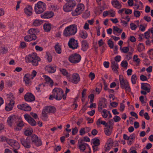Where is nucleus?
Here are the masks:
<instances>
[{
    "instance_id": "nucleus-1",
    "label": "nucleus",
    "mask_w": 153,
    "mask_h": 153,
    "mask_svg": "<svg viewBox=\"0 0 153 153\" xmlns=\"http://www.w3.org/2000/svg\"><path fill=\"white\" fill-rule=\"evenodd\" d=\"M25 61L27 63L31 62L34 66H36L40 59L36 53H33L26 56L25 58Z\"/></svg>"
},
{
    "instance_id": "nucleus-2",
    "label": "nucleus",
    "mask_w": 153,
    "mask_h": 153,
    "mask_svg": "<svg viewBox=\"0 0 153 153\" xmlns=\"http://www.w3.org/2000/svg\"><path fill=\"white\" fill-rule=\"evenodd\" d=\"M77 31V26L72 25L65 27L63 34L65 36H70L75 35Z\"/></svg>"
},
{
    "instance_id": "nucleus-3",
    "label": "nucleus",
    "mask_w": 153,
    "mask_h": 153,
    "mask_svg": "<svg viewBox=\"0 0 153 153\" xmlns=\"http://www.w3.org/2000/svg\"><path fill=\"white\" fill-rule=\"evenodd\" d=\"M119 77L120 87L122 89H124L126 90V92H130L131 89L128 82L127 79L124 78L122 75H119Z\"/></svg>"
},
{
    "instance_id": "nucleus-4",
    "label": "nucleus",
    "mask_w": 153,
    "mask_h": 153,
    "mask_svg": "<svg viewBox=\"0 0 153 153\" xmlns=\"http://www.w3.org/2000/svg\"><path fill=\"white\" fill-rule=\"evenodd\" d=\"M53 93L55 97V99L57 100H60L62 98L64 100L66 99V95H63V91L59 88H54L53 90Z\"/></svg>"
},
{
    "instance_id": "nucleus-5",
    "label": "nucleus",
    "mask_w": 153,
    "mask_h": 153,
    "mask_svg": "<svg viewBox=\"0 0 153 153\" xmlns=\"http://www.w3.org/2000/svg\"><path fill=\"white\" fill-rule=\"evenodd\" d=\"M35 11L37 14H40L46 10V4L41 1H39L35 4Z\"/></svg>"
},
{
    "instance_id": "nucleus-6",
    "label": "nucleus",
    "mask_w": 153,
    "mask_h": 153,
    "mask_svg": "<svg viewBox=\"0 0 153 153\" xmlns=\"http://www.w3.org/2000/svg\"><path fill=\"white\" fill-rule=\"evenodd\" d=\"M81 58V56L79 54L75 53L71 55L69 57L68 59L71 63L76 64L80 61Z\"/></svg>"
},
{
    "instance_id": "nucleus-7",
    "label": "nucleus",
    "mask_w": 153,
    "mask_h": 153,
    "mask_svg": "<svg viewBox=\"0 0 153 153\" xmlns=\"http://www.w3.org/2000/svg\"><path fill=\"white\" fill-rule=\"evenodd\" d=\"M141 88L142 90L140 91L141 94L143 95H146L147 93L150 92L151 87L148 83H142Z\"/></svg>"
},
{
    "instance_id": "nucleus-8",
    "label": "nucleus",
    "mask_w": 153,
    "mask_h": 153,
    "mask_svg": "<svg viewBox=\"0 0 153 153\" xmlns=\"http://www.w3.org/2000/svg\"><path fill=\"white\" fill-rule=\"evenodd\" d=\"M84 9V6L82 4H78L75 10L72 12L73 16H76L82 13Z\"/></svg>"
},
{
    "instance_id": "nucleus-9",
    "label": "nucleus",
    "mask_w": 153,
    "mask_h": 153,
    "mask_svg": "<svg viewBox=\"0 0 153 153\" xmlns=\"http://www.w3.org/2000/svg\"><path fill=\"white\" fill-rule=\"evenodd\" d=\"M69 81L74 84H78L80 81V78L79 74L77 73H74L71 75V78H68Z\"/></svg>"
},
{
    "instance_id": "nucleus-10",
    "label": "nucleus",
    "mask_w": 153,
    "mask_h": 153,
    "mask_svg": "<svg viewBox=\"0 0 153 153\" xmlns=\"http://www.w3.org/2000/svg\"><path fill=\"white\" fill-rule=\"evenodd\" d=\"M32 144L38 147L42 145V142L40 139L36 135H33L31 137Z\"/></svg>"
},
{
    "instance_id": "nucleus-11",
    "label": "nucleus",
    "mask_w": 153,
    "mask_h": 153,
    "mask_svg": "<svg viewBox=\"0 0 153 153\" xmlns=\"http://www.w3.org/2000/svg\"><path fill=\"white\" fill-rule=\"evenodd\" d=\"M78 43L77 40L74 38H71L69 40L68 45L69 47L73 49H76L78 46Z\"/></svg>"
},
{
    "instance_id": "nucleus-12",
    "label": "nucleus",
    "mask_w": 153,
    "mask_h": 153,
    "mask_svg": "<svg viewBox=\"0 0 153 153\" xmlns=\"http://www.w3.org/2000/svg\"><path fill=\"white\" fill-rule=\"evenodd\" d=\"M21 143L22 145L25 148H29L31 147L30 140L29 138L26 139L23 137L20 138Z\"/></svg>"
},
{
    "instance_id": "nucleus-13",
    "label": "nucleus",
    "mask_w": 153,
    "mask_h": 153,
    "mask_svg": "<svg viewBox=\"0 0 153 153\" xmlns=\"http://www.w3.org/2000/svg\"><path fill=\"white\" fill-rule=\"evenodd\" d=\"M25 119L28 122L29 124L32 126H35L36 125V123L34 120L29 115L25 114L24 115Z\"/></svg>"
},
{
    "instance_id": "nucleus-14",
    "label": "nucleus",
    "mask_w": 153,
    "mask_h": 153,
    "mask_svg": "<svg viewBox=\"0 0 153 153\" xmlns=\"http://www.w3.org/2000/svg\"><path fill=\"white\" fill-rule=\"evenodd\" d=\"M78 147L81 152H83L87 148V146H88L87 143H83L82 140H79L78 142Z\"/></svg>"
},
{
    "instance_id": "nucleus-15",
    "label": "nucleus",
    "mask_w": 153,
    "mask_h": 153,
    "mask_svg": "<svg viewBox=\"0 0 153 153\" xmlns=\"http://www.w3.org/2000/svg\"><path fill=\"white\" fill-rule=\"evenodd\" d=\"M17 107L19 109L25 111H30L31 110L30 107L27 104L18 105Z\"/></svg>"
},
{
    "instance_id": "nucleus-16",
    "label": "nucleus",
    "mask_w": 153,
    "mask_h": 153,
    "mask_svg": "<svg viewBox=\"0 0 153 153\" xmlns=\"http://www.w3.org/2000/svg\"><path fill=\"white\" fill-rule=\"evenodd\" d=\"M25 100L27 102H31L35 100V97L31 93H28L24 96Z\"/></svg>"
},
{
    "instance_id": "nucleus-17",
    "label": "nucleus",
    "mask_w": 153,
    "mask_h": 153,
    "mask_svg": "<svg viewBox=\"0 0 153 153\" xmlns=\"http://www.w3.org/2000/svg\"><path fill=\"white\" fill-rule=\"evenodd\" d=\"M45 69L48 72L51 73H54L56 70V68L54 66L51 65L46 66Z\"/></svg>"
},
{
    "instance_id": "nucleus-18",
    "label": "nucleus",
    "mask_w": 153,
    "mask_h": 153,
    "mask_svg": "<svg viewBox=\"0 0 153 153\" xmlns=\"http://www.w3.org/2000/svg\"><path fill=\"white\" fill-rule=\"evenodd\" d=\"M111 4L114 7L118 9L121 8L122 7L121 3L117 0H112Z\"/></svg>"
},
{
    "instance_id": "nucleus-19",
    "label": "nucleus",
    "mask_w": 153,
    "mask_h": 153,
    "mask_svg": "<svg viewBox=\"0 0 153 153\" xmlns=\"http://www.w3.org/2000/svg\"><path fill=\"white\" fill-rule=\"evenodd\" d=\"M29 35L24 37V39L25 41L27 42H30L32 40H35L36 39L37 36L36 35Z\"/></svg>"
},
{
    "instance_id": "nucleus-20",
    "label": "nucleus",
    "mask_w": 153,
    "mask_h": 153,
    "mask_svg": "<svg viewBox=\"0 0 153 153\" xmlns=\"http://www.w3.org/2000/svg\"><path fill=\"white\" fill-rule=\"evenodd\" d=\"M133 8L134 10H141L143 8V5L142 3L140 1H137V3H135L134 4Z\"/></svg>"
},
{
    "instance_id": "nucleus-21",
    "label": "nucleus",
    "mask_w": 153,
    "mask_h": 153,
    "mask_svg": "<svg viewBox=\"0 0 153 153\" xmlns=\"http://www.w3.org/2000/svg\"><path fill=\"white\" fill-rule=\"evenodd\" d=\"M32 7L30 5L26 6L24 9V12L25 14L28 16H31L32 14Z\"/></svg>"
},
{
    "instance_id": "nucleus-22",
    "label": "nucleus",
    "mask_w": 153,
    "mask_h": 153,
    "mask_svg": "<svg viewBox=\"0 0 153 153\" xmlns=\"http://www.w3.org/2000/svg\"><path fill=\"white\" fill-rule=\"evenodd\" d=\"M53 13L52 11H48L43 14L41 15V17L43 19H48L52 17L53 16Z\"/></svg>"
},
{
    "instance_id": "nucleus-23",
    "label": "nucleus",
    "mask_w": 153,
    "mask_h": 153,
    "mask_svg": "<svg viewBox=\"0 0 153 153\" xmlns=\"http://www.w3.org/2000/svg\"><path fill=\"white\" fill-rule=\"evenodd\" d=\"M59 70L60 73L63 76H66L68 79L70 77L71 74L66 69L60 68L59 69Z\"/></svg>"
},
{
    "instance_id": "nucleus-24",
    "label": "nucleus",
    "mask_w": 153,
    "mask_h": 153,
    "mask_svg": "<svg viewBox=\"0 0 153 153\" xmlns=\"http://www.w3.org/2000/svg\"><path fill=\"white\" fill-rule=\"evenodd\" d=\"M32 77L30 74H27L25 75L23 78L24 81L26 85H29L30 83L31 79H33Z\"/></svg>"
},
{
    "instance_id": "nucleus-25",
    "label": "nucleus",
    "mask_w": 153,
    "mask_h": 153,
    "mask_svg": "<svg viewBox=\"0 0 153 153\" xmlns=\"http://www.w3.org/2000/svg\"><path fill=\"white\" fill-rule=\"evenodd\" d=\"M15 103L14 101H12L11 102L9 101L8 103H7L5 107V109L7 111H10L12 110L13 108V105Z\"/></svg>"
},
{
    "instance_id": "nucleus-26",
    "label": "nucleus",
    "mask_w": 153,
    "mask_h": 153,
    "mask_svg": "<svg viewBox=\"0 0 153 153\" xmlns=\"http://www.w3.org/2000/svg\"><path fill=\"white\" fill-rule=\"evenodd\" d=\"M16 118L14 116H11L8 118L7 123L8 125L11 127L13 123L16 121Z\"/></svg>"
},
{
    "instance_id": "nucleus-27",
    "label": "nucleus",
    "mask_w": 153,
    "mask_h": 153,
    "mask_svg": "<svg viewBox=\"0 0 153 153\" xmlns=\"http://www.w3.org/2000/svg\"><path fill=\"white\" fill-rule=\"evenodd\" d=\"M111 67L113 71L115 73H118L117 69L118 68V65L115 61H112L111 62Z\"/></svg>"
},
{
    "instance_id": "nucleus-28",
    "label": "nucleus",
    "mask_w": 153,
    "mask_h": 153,
    "mask_svg": "<svg viewBox=\"0 0 153 153\" xmlns=\"http://www.w3.org/2000/svg\"><path fill=\"white\" fill-rule=\"evenodd\" d=\"M39 32V30L37 28H31L29 30L27 33L29 34L36 35Z\"/></svg>"
},
{
    "instance_id": "nucleus-29",
    "label": "nucleus",
    "mask_w": 153,
    "mask_h": 153,
    "mask_svg": "<svg viewBox=\"0 0 153 153\" xmlns=\"http://www.w3.org/2000/svg\"><path fill=\"white\" fill-rule=\"evenodd\" d=\"M46 112L48 113H54L55 111V108L51 106H46L43 109Z\"/></svg>"
},
{
    "instance_id": "nucleus-30",
    "label": "nucleus",
    "mask_w": 153,
    "mask_h": 153,
    "mask_svg": "<svg viewBox=\"0 0 153 153\" xmlns=\"http://www.w3.org/2000/svg\"><path fill=\"white\" fill-rule=\"evenodd\" d=\"M46 82L48 84L52 86L53 85V80L48 76L44 75L43 76Z\"/></svg>"
},
{
    "instance_id": "nucleus-31",
    "label": "nucleus",
    "mask_w": 153,
    "mask_h": 153,
    "mask_svg": "<svg viewBox=\"0 0 153 153\" xmlns=\"http://www.w3.org/2000/svg\"><path fill=\"white\" fill-rule=\"evenodd\" d=\"M112 127H111L110 126H107V127L104 128V132L105 134L107 135H110L112 132Z\"/></svg>"
},
{
    "instance_id": "nucleus-32",
    "label": "nucleus",
    "mask_w": 153,
    "mask_h": 153,
    "mask_svg": "<svg viewBox=\"0 0 153 153\" xmlns=\"http://www.w3.org/2000/svg\"><path fill=\"white\" fill-rule=\"evenodd\" d=\"M52 25L51 24L46 23L44 24L43 28L45 31L46 32H49L51 28Z\"/></svg>"
},
{
    "instance_id": "nucleus-33",
    "label": "nucleus",
    "mask_w": 153,
    "mask_h": 153,
    "mask_svg": "<svg viewBox=\"0 0 153 153\" xmlns=\"http://www.w3.org/2000/svg\"><path fill=\"white\" fill-rule=\"evenodd\" d=\"M82 49L84 51H86L88 48V45L86 40L82 41Z\"/></svg>"
},
{
    "instance_id": "nucleus-34",
    "label": "nucleus",
    "mask_w": 153,
    "mask_h": 153,
    "mask_svg": "<svg viewBox=\"0 0 153 153\" xmlns=\"http://www.w3.org/2000/svg\"><path fill=\"white\" fill-rule=\"evenodd\" d=\"M17 127H15L14 130L16 131H19L24 126V124L22 121H19L17 124Z\"/></svg>"
},
{
    "instance_id": "nucleus-35",
    "label": "nucleus",
    "mask_w": 153,
    "mask_h": 153,
    "mask_svg": "<svg viewBox=\"0 0 153 153\" xmlns=\"http://www.w3.org/2000/svg\"><path fill=\"white\" fill-rule=\"evenodd\" d=\"M43 23V21L41 20L35 19L33 23V25L35 27L38 26L42 24Z\"/></svg>"
},
{
    "instance_id": "nucleus-36",
    "label": "nucleus",
    "mask_w": 153,
    "mask_h": 153,
    "mask_svg": "<svg viewBox=\"0 0 153 153\" xmlns=\"http://www.w3.org/2000/svg\"><path fill=\"white\" fill-rule=\"evenodd\" d=\"M96 124L98 126H99L100 124L103 125L105 126V127H107L108 126V124L105 121L101 120L100 118L97 120Z\"/></svg>"
},
{
    "instance_id": "nucleus-37",
    "label": "nucleus",
    "mask_w": 153,
    "mask_h": 153,
    "mask_svg": "<svg viewBox=\"0 0 153 153\" xmlns=\"http://www.w3.org/2000/svg\"><path fill=\"white\" fill-rule=\"evenodd\" d=\"M135 134H132L129 136V140L128 142V145H131L133 143V140L135 139Z\"/></svg>"
},
{
    "instance_id": "nucleus-38",
    "label": "nucleus",
    "mask_w": 153,
    "mask_h": 153,
    "mask_svg": "<svg viewBox=\"0 0 153 153\" xmlns=\"http://www.w3.org/2000/svg\"><path fill=\"white\" fill-rule=\"evenodd\" d=\"M113 33L114 34L117 35L116 34V33H121L122 31V30L118 27H117L116 26H113Z\"/></svg>"
},
{
    "instance_id": "nucleus-39",
    "label": "nucleus",
    "mask_w": 153,
    "mask_h": 153,
    "mask_svg": "<svg viewBox=\"0 0 153 153\" xmlns=\"http://www.w3.org/2000/svg\"><path fill=\"white\" fill-rule=\"evenodd\" d=\"M79 36L83 38L86 39L87 38L88 36V34L87 33L85 30H82L80 31L79 33Z\"/></svg>"
},
{
    "instance_id": "nucleus-40",
    "label": "nucleus",
    "mask_w": 153,
    "mask_h": 153,
    "mask_svg": "<svg viewBox=\"0 0 153 153\" xmlns=\"http://www.w3.org/2000/svg\"><path fill=\"white\" fill-rule=\"evenodd\" d=\"M63 8L64 11L67 12L70 11L72 9L67 3L63 6Z\"/></svg>"
},
{
    "instance_id": "nucleus-41",
    "label": "nucleus",
    "mask_w": 153,
    "mask_h": 153,
    "mask_svg": "<svg viewBox=\"0 0 153 153\" xmlns=\"http://www.w3.org/2000/svg\"><path fill=\"white\" fill-rule=\"evenodd\" d=\"M55 50L56 52L58 54H60L61 53V46L59 44L57 43L55 45L54 47Z\"/></svg>"
},
{
    "instance_id": "nucleus-42",
    "label": "nucleus",
    "mask_w": 153,
    "mask_h": 153,
    "mask_svg": "<svg viewBox=\"0 0 153 153\" xmlns=\"http://www.w3.org/2000/svg\"><path fill=\"white\" fill-rule=\"evenodd\" d=\"M48 114L46 111L43 110L42 112V117L43 120L46 121L48 120V117L47 114Z\"/></svg>"
},
{
    "instance_id": "nucleus-43",
    "label": "nucleus",
    "mask_w": 153,
    "mask_h": 153,
    "mask_svg": "<svg viewBox=\"0 0 153 153\" xmlns=\"http://www.w3.org/2000/svg\"><path fill=\"white\" fill-rule=\"evenodd\" d=\"M133 62L136 63L137 65H138L140 62V59L138 57L137 55H134L133 57Z\"/></svg>"
},
{
    "instance_id": "nucleus-44",
    "label": "nucleus",
    "mask_w": 153,
    "mask_h": 153,
    "mask_svg": "<svg viewBox=\"0 0 153 153\" xmlns=\"http://www.w3.org/2000/svg\"><path fill=\"white\" fill-rule=\"evenodd\" d=\"M6 97L7 100L11 102L12 101H14V98L13 96V95L12 94L10 93L9 94H7L6 95Z\"/></svg>"
},
{
    "instance_id": "nucleus-45",
    "label": "nucleus",
    "mask_w": 153,
    "mask_h": 153,
    "mask_svg": "<svg viewBox=\"0 0 153 153\" xmlns=\"http://www.w3.org/2000/svg\"><path fill=\"white\" fill-rule=\"evenodd\" d=\"M67 2V3L68 4V5L72 9L74 7H75L76 5L75 1L74 0H72Z\"/></svg>"
},
{
    "instance_id": "nucleus-46",
    "label": "nucleus",
    "mask_w": 153,
    "mask_h": 153,
    "mask_svg": "<svg viewBox=\"0 0 153 153\" xmlns=\"http://www.w3.org/2000/svg\"><path fill=\"white\" fill-rule=\"evenodd\" d=\"M108 111L107 110L103 109L102 112H101L102 116L104 118H106L107 117L108 114Z\"/></svg>"
},
{
    "instance_id": "nucleus-47",
    "label": "nucleus",
    "mask_w": 153,
    "mask_h": 153,
    "mask_svg": "<svg viewBox=\"0 0 153 153\" xmlns=\"http://www.w3.org/2000/svg\"><path fill=\"white\" fill-rule=\"evenodd\" d=\"M120 50L121 51V52L124 53H127L128 52L129 50V48L128 47H125L123 48L121 47L120 48Z\"/></svg>"
},
{
    "instance_id": "nucleus-48",
    "label": "nucleus",
    "mask_w": 153,
    "mask_h": 153,
    "mask_svg": "<svg viewBox=\"0 0 153 153\" xmlns=\"http://www.w3.org/2000/svg\"><path fill=\"white\" fill-rule=\"evenodd\" d=\"M13 149H19L20 148V145L19 143L15 141L11 146Z\"/></svg>"
},
{
    "instance_id": "nucleus-49",
    "label": "nucleus",
    "mask_w": 153,
    "mask_h": 153,
    "mask_svg": "<svg viewBox=\"0 0 153 153\" xmlns=\"http://www.w3.org/2000/svg\"><path fill=\"white\" fill-rule=\"evenodd\" d=\"M137 78L136 74L133 75L131 78V80L132 84H135L136 83Z\"/></svg>"
},
{
    "instance_id": "nucleus-50",
    "label": "nucleus",
    "mask_w": 153,
    "mask_h": 153,
    "mask_svg": "<svg viewBox=\"0 0 153 153\" xmlns=\"http://www.w3.org/2000/svg\"><path fill=\"white\" fill-rule=\"evenodd\" d=\"M126 55L125 59L127 60L128 61L131 59L132 58V53L131 52H128Z\"/></svg>"
},
{
    "instance_id": "nucleus-51",
    "label": "nucleus",
    "mask_w": 153,
    "mask_h": 153,
    "mask_svg": "<svg viewBox=\"0 0 153 153\" xmlns=\"http://www.w3.org/2000/svg\"><path fill=\"white\" fill-rule=\"evenodd\" d=\"M144 49V46L142 43H140L138 45V50L140 52L143 50Z\"/></svg>"
},
{
    "instance_id": "nucleus-52",
    "label": "nucleus",
    "mask_w": 153,
    "mask_h": 153,
    "mask_svg": "<svg viewBox=\"0 0 153 153\" xmlns=\"http://www.w3.org/2000/svg\"><path fill=\"white\" fill-rule=\"evenodd\" d=\"M33 130L32 129L26 130L24 132V134L25 135L28 136L30 135L33 132Z\"/></svg>"
},
{
    "instance_id": "nucleus-53",
    "label": "nucleus",
    "mask_w": 153,
    "mask_h": 153,
    "mask_svg": "<svg viewBox=\"0 0 153 153\" xmlns=\"http://www.w3.org/2000/svg\"><path fill=\"white\" fill-rule=\"evenodd\" d=\"M134 16L136 17H139L141 15L140 12L137 10H134Z\"/></svg>"
},
{
    "instance_id": "nucleus-54",
    "label": "nucleus",
    "mask_w": 153,
    "mask_h": 153,
    "mask_svg": "<svg viewBox=\"0 0 153 153\" xmlns=\"http://www.w3.org/2000/svg\"><path fill=\"white\" fill-rule=\"evenodd\" d=\"M102 85L101 84H99L98 85L97 87L96 88V90L97 92H98V94L100 93V91L102 90Z\"/></svg>"
},
{
    "instance_id": "nucleus-55",
    "label": "nucleus",
    "mask_w": 153,
    "mask_h": 153,
    "mask_svg": "<svg viewBox=\"0 0 153 153\" xmlns=\"http://www.w3.org/2000/svg\"><path fill=\"white\" fill-rule=\"evenodd\" d=\"M93 144L95 146H97L100 145V140L99 139H94L93 141Z\"/></svg>"
},
{
    "instance_id": "nucleus-56",
    "label": "nucleus",
    "mask_w": 153,
    "mask_h": 153,
    "mask_svg": "<svg viewBox=\"0 0 153 153\" xmlns=\"http://www.w3.org/2000/svg\"><path fill=\"white\" fill-rule=\"evenodd\" d=\"M90 15L89 12L86 11L83 14L82 17L85 19H87Z\"/></svg>"
},
{
    "instance_id": "nucleus-57",
    "label": "nucleus",
    "mask_w": 153,
    "mask_h": 153,
    "mask_svg": "<svg viewBox=\"0 0 153 153\" xmlns=\"http://www.w3.org/2000/svg\"><path fill=\"white\" fill-rule=\"evenodd\" d=\"M121 65L123 67L127 68V67L128 63L126 61L123 60L122 62Z\"/></svg>"
},
{
    "instance_id": "nucleus-58",
    "label": "nucleus",
    "mask_w": 153,
    "mask_h": 153,
    "mask_svg": "<svg viewBox=\"0 0 153 153\" xmlns=\"http://www.w3.org/2000/svg\"><path fill=\"white\" fill-rule=\"evenodd\" d=\"M104 107L102 106V102L100 101L99 102L98 106V110L100 112H101L102 110Z\"/></svg>"
},
{
    "instance_id": "nucleus-59",
    "label": "nucleus",
    "mask_w": 153,
    "mask_h": 153,
    "mask_svg": "<svg viewBox=\"0 0 153 153\" xmlns=\"http://www.w3.org/2000/svg\"><path fill=\"white\" fill-rule=\"evenodd\" d=\"M88 99H90V103H92L94 101V95L93 94H91L89 96H88Z\"/></svg>"
},
{
    "instance_id": "nucleus-60",
    "label": "nucleus",
    "mask_w": 153,
    "mask_h": 153,
    "mask_svg": "<svg viewBox=\"0 0 153 153\" xmlns=\"http://www.w3.org/2000/svg\"><path fill=\"white\" fill-rule=\"evenodd\" d=\"M139 100L142 104H144V105H146V102L144 101V97L143 96H141L139 97Z\"/></svg>"
},
{
    "instance_id": "nucleus-61",
    "label": "nucleus",
    "mask_w": 153,
    "mask_h": 153,
    "mask_svg": "<svg viewBox=\"0 0 153 153\" xmlns=\"http://www.w3.org/2000/svg\"><path fill=\"white\" fill-rule=\"evenodd\" d=\"M114 121L115 122H117L120 121L121 120L120 117L117 115L115 116L113 118Z\"/></svg>"
},
{
    "instance_id": "nucleus-62",
    "label": "nucleus",
    "mask_w": 153,
    "mask_h": 153,
    "mask_svg": "<svg viewBox=\"0 0 153 153\" xmlns=\"http://www.w3.org/2000/svg\"><path fill=\"white\" fill-rule=\"evenodd\" d=\"M130 27L132 30H134L136 29L137 27L134 23H131L130 24Z\"/></svg>"
},
{
    "instance_id": "nucleus-63",
    "label": "nucleus",
    "mask_w": 153,
    "mask_h": 153,
    "mask_svg": "<svg viewBox=\"0 0 153 153\" xmlns=\"http://www.w3.org/2000/svg\"><path fill=\"white\" fill-rule=\"evenodd\" d=\"M108 44L109 47L111 48H113L114 44L112 41L110 39H109L108 42Z\"/></svg>"
},
{
    "instance_id": "nucleus-64",
    "label": "nucleus",
    "mask_w": 153,
    "mask_h": 153,
    "mask_svg": "<svg viewBox=\"0 0 153 153\" xmlns=\"http://www.w3.org/2000/svg\"><path fill=\"white\" fill-rule=\"evenodd\" d=\"M46 57L48 62H51L52 60V57L51 54H47L46 56Z\"/></svg>"
}]
</instances>
